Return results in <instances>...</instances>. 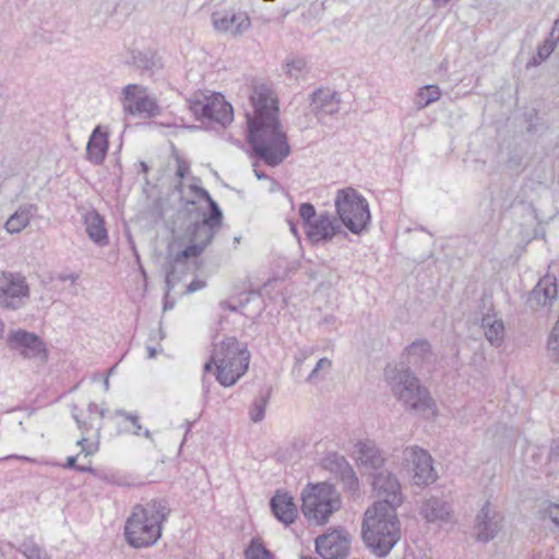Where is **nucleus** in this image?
<instances>
[{"label": "nucleus", "mask_w": 559, "mask_h": 559, "mask_svg": "<svg viewBox=\"0 0 559 559\" xmlns=\"http://www.w3.org/2000/svg\"><path fill=\"white\" fill-rule=\"evenodd\" d=\"M316 215H317V211H316V207L313 206V204H311L309 202H305V203L300 204L299 216L302 219V222L307 228L309 227V225H311L313 223L312 219L316 217Z\"/></svg>", "instance_id": "42"}, {"label": "nucleus", "mask_w": 559, "mask_h": 559, "mask_svg": "<svg viewBox=\"0 0 559 559\" xmlns=\"http://www.w3.org/2000/svg\"><path fill=\"white\" fill-rule=\"evenodd\" d=\"M80 454L78 455H73V456H68L67 457V462L64 463L63 467L64 468H69V469H75L76 471V467L79 464H76V461H78V457H79Z\"/></svg>", "instance_id": "51"}, {"label": "nucleus", "mask_w": 559, "mask_h": 559, "mask_svg": "<svg viewBox=\"0 0 559 559\" xmlns=\"http://www.w3.org/2000/svg\"><path fill=\"white\" fill-rule=\"evenodd\" d=\"M271 395V389H269L264 394H261L259 397H257L250 407V419L253 423L261 421L265 416V408L269 403V399Z\"/></svg>", "instance_id": "36"}, {"label": "nucleus", "mask_w": 559, "mask_h": 559, "mask_svg": "<svg viewBox=\"0 0 559 559\" xmlns=\"http://www.w3.org/2000/svg\"><path fill=\"white\" fill-rule=\"evenodd\" d=\"M130 64L140 70L142 73H147L153 78L162 68L163 62L160 57L155 50H131Z\"/></svg>", "instance_id": "26"}, {"label": "nucleus", "mask_w": 559, "mask_h": 559, "mask_svg": "<svg viewBox=\"0 0 559 559\" xmlns=\"http://www.w3.org/2000/svg\"><path fill=\"white\" fill-rule=\"evenodd\" d=\"M440 96L441 92L437 85H426L417 92L415 104L419 109H423L437 102Z\"/></svg>", "instance_id": "34"}, {"label": "nucleus", "mask_w": 559, "mask_h": 559, "mask_svg": "<svg viewBox=\"0 0 559 559\" xmlns=\"http://www.w3.org/2000/svg\"><path fill=\"white\" fill-rule=\"evenodd\" d=\"M222 223L223 212L215 206L212 212L204 213L201 221L191 223L186 229V237L190 243L175 253V262H185L201 255L218 233Z\"/></svg>", "instance_id": "9"}, {"label": "nucleus", "mask_w": 559, "mask_h": 559, "mask_svg": "<svg viewBox=\"0 0 559 559\" xmlns=\"http://www.w3.org/2000/svg\"><path fill=\"white\" fill-rule=\"evenodd\" d=\"M557 31H558L557 39H559V17L554 22L552 29L550 32V36L554 37V35H556Z\"/></svg>", "instance_id": "56"}, {"label": "nucleus", "mask_w": 559, "mask_h": 559, "mask_svg": "<svg viewBox=\"0 0 559 559\" xmlns=\"http://www.w3.org/2000/svg\"><path fill=\"white\" fill-rule=\"evenodd\" d=\"M174 305H175V302L169 301L168 297L167 298L164 297V311L171 309L174 307Z\"/></svg>", "instance_id": "60"}, {"label": "nucleus", "mask_w": 559, "mask_h": 559, "mask_svg": "<svg viewBox=\"0 0 559 559\" xmlns=\"http://www.w3.org/2000/svg\"><path fill=\"white\" fill-rule=\"evenodd\" d=\"M7 343L11 350L19 352L24 358H39L41 360L47 358L46 346L35 333L23 329L12 331L8 335Z\"/></svg>", "instance_id": "14"}, {"label": "nucleus", "mask_w": 559, "mask_h": 559, "mask_svg": "<svg viewBox=\"0 0 559 559\" xmlns=\"http://www.w3.org/2000/svg\"><path fill=\"white\" fill-rule=\"evenodd\" d=\"M501 522V515L491 510L490 503L487 501L476 515L477 540L488 543L493 539L502 527Z\"/></svg>", "instance_id": "20"}, {"label": "nucleus", "mask_w": 559, "mask_h": 559, "mask_svg": "<svg viewBox=\"0 0 559 559\" xmlns=\"http://www.w3.org/2000/svg\"><path fill=\"white\" fill-rule=\"evenodd\" d=\"M289 226H290V231H292L295 236H297V235H298V233H297V226H296V224H295V223H289Z\"/></svg>", "instance_id": "64"}, {"label": "nucleus", "mask_w": 559, "mask_h": 559, "mask_svg": "<svg viewBox=\"0 0 559 559\" xmlns=\"http://www.w3.org/2000/svg\"><path fill=\"white\" fill-rule=\"evenodd\" d=\"M432 350L430 343L425 338H418L414 341L411 345H408L402 357L405 359L403 361L405 366H411L415 368H423L426 364H430L432 361Z\"/></svg>", "instance_id": "25"}, {"label": "nucleus", "mask_w": 559, "mask_h": 559, "mask_svg": "<svg viewBox=\"0 0 559 559\" xmlns=\"http://www.w3.org/2000/svg\"><path fill=\"white\" fill-rule=\"evenodd\" d=\"M83 221L88 238L100 247L106 246L108 243V233L104 217L96 210H91L84 214Z\"/></svg>", "instance_id": "27"}, {"label": "nucleus", "mask_w": 559, "mask_h": 559, "mask_svg": "<svg viewBox=\"0 0 559 559\" xmlns=\"http://www.w3.org/2000/svg\"><path fill=\"white\" fill-rule=\"evenodd\" d=\"M337 478L342 481V484L346 490L350 491L352 493H355L356 491H358L359 480L350 465Z\"/></svg>", "instance_id": "40"}, {"label": "nucleus", "mask_w": 559, "mask_h": 559, "mask_svg": "<svg viewBox=\"0 0 559 559\" xmlns=\"http://www.w3.org/2000/svg\"><path fill=\"white\" fill-rule=\"evenodd\" d=\"M245 555L246 559H274L273 554L255 539L251 540Z\"/></svg>", "instance_id": "39"}, {"label": "nucleus", "mask_w": 559, "mask_h": 559, "mask_svg": "<svg viewBox=\"0 0 559 559\" xmlns=\"http://www.w3.org/2000/svg\"><path fill=\"white\" fill-rule=\"evenodd\" d=\"M108 139L107 134L102 131L100 127H96L86 144L87 159L94 165H100L107 154Z\"/></svg>", "instance_id": "28"}, {"label": "nucleus", "mask_w": 559, "mask_h": 559, "mask_svg": "<svg viewBox=\"0 0 559 559\" xmlns=\"http://www.w3.org/2000/svg\"><path fill=\"white\" fill-rule=\"evenodd\" d=\"M213 366H215V367H216V360H214V359H213V354H212V355H211L210 360H207V361L204 364V366H203V371H204V373H207V372L212 371Z\"/></svg>", "instance_id": "53"}, {"label": "nucleus", "mask_w": 559, "mask_h": 559, "mask_svg": "<svg viewBox=\"0 0 559 559\" xmlns=\"http://www.w3.org/2000/svg\"><path fill=\"white\" fill-rule=\"evenodd\" d=\"M285 67L287 74L297 78L298 74L305 69L306 61L302 58H293L287 60Z\"/></svg>", "instance_id": "43"}, {"label": "nucleus", "mask_w": 559, "mask_h": 559, "mask_svg": "<svg viewBox=\"0 0 559 559\" xmlns=\"http://www.w3.org/2000/svg\"><path fill=\"white\" fill-rule=\"evenodd\" d=\"M308 239L314 243H326L333 237L343 235L347 237V233L343 230L338 219L333 217L329 212L321 213L306 230Z\"/></svg>", "instance_id": "17"}, {"label": "nucleus", "mask_w": 559, "mask_h": 559, "mask_svg": "<svg viewBox=\"0 0 559 559\" xmlns=\"http://www.w3.org/2000/svg\"><path fill=\"white\" fill-rule=\"evenodd\" d=\"M371 486L377 502H386L388 507L399 508L403 503L401 484L396 476L386 469L371 473Z\"/></svg>", "instance_id": "13"}, {"label": "nucleus", "mask_w": 559, "mask_h": 559, "mask_svg": "<svg viewBox=\"0 0 559 559\" xmlns=\"http://www.w3.org/2000/svg\"><path fill=\"white\" fill-rule=\"evenodd\" d=\"M558 297L557 277L551 274H546L539 278L530 294L528 302L532 308L536 307H551Z\"/></svg>", "instance_id": "22"}, {"label": "nucleus", "mask_w": 559, "mask_h": 559, "mask_svg": "<svg viewBox=\"0 0 559 559\" xmlns=\"http://www.w3.org/2000/svg\"><path fill=\"white\" fill-rule=\"evenodd\" d=\"M274 518L285 526L293 524L297 518V507L294 498L287 492L276 491L270 500Z\"/></svg>", "instance_id": "23"}, {"label": "nucleus", "mask_w": 559, "mask_h": 559, "mask_svg": "<svg viewBox=\"0 0 559 559\" xmlns=\"http://www.w3.org/2000/svg\"><path fill=\"white\" fill-rule=\"evenodd\" d=\"M37 212L35 204H22L5 222V229L10 234H16L23 230L28 224L31 218Z\"/></svg>", "instance_id": "30"}, {"label": "nucleus", "mask_w": 559, "mask_h": 559, "mask_svg": "<svg viewBox=\"0 0 559 559\" xmlns=\"http://www.w3.org/2000/svg\"><path fill=\"white\" fill-rule=\"evenodd\" d=\"M316 551L322 559H345L348 555V540L337 532L324 534L316 539Z\"/></svg>", "instance_id": "21"}, {"label": "nucleus", "mask_w": 559, "mask_h": 559, "mask_svg": "<svg viewBox=\"0 0 559 559\" xmlns=\"http://www.w3.org/2000/svg\"><path fill=\"white\" fill-rule=\"evenodd\" d=\"M311 112L319 122L325 123V118L338 112L341 96L330 88H317L310 95Z\"/></svg>", "instance_id": "18"}, {"label": "nucleus", "mask_w": 559, "mask_h": 559, "mask_svg": "<svg viewBox=\"0 0 559 559\" xmlns=\"http://www.w3.org/2000/svg\"><path fill=\"white\" fill-rule=\"evenodd\" d=\"M87 411L88 413L92 415V414H96L97 411H98V405L95 404V403H90L88 406H87Z\"/></svg>", "instance_id": "59"}, {"label": "nucleus", "mask_w": 559, "mask_h": 559, "mask_svg": "<svg viewBox=\"0 0 559 559\" xmlns=\"http://www.w3.org/2000/svg\"><path fill=\"white\" fill-rule=\"evenodd\" d=\"M78 278V275L75 274H61L59 276V280L62 281V282H67V281H70L71 283H74Z\"/></svg>", "instance_id": "55"}, {"label": "nucleus", "mask_w": 559, "mask_h": 559, "mask_svg": "<svg viewBox=\"0 0 559 559\" xmlns=\"http://www.w3.org/2000/svg\"><path fill=\"white\" fill-rule=\"evenodd\" d=\"M212 24L215 31L230 34L234 37L242 36L251 27L249 15L242 11L233 13L214 12Z\"/></svg>", "instance_id": "19"}, {"label": "nucleus", "mask_w": 559, "mask_h": 559, "mask_svg": "<svg viewBox=\"0 0 559 559\" xmlns=\"http://www.w3.org/2000/svg\"><path fill=\"white\" fill-rule=\"evenodd\" d=\"M29 294L25 277L21 274L3 273L0 281V306L7 309H19L22 298Z\"/></svg>", "instance_id": "16"}, {"label": "nucleus", "mask_w": 559, "mask_h": 559, "mask_svg": "<svg viewBox=\"0 0 559 559\" xmlns=\"http://www.w3.org/2000/svg\"><path fill=\"white\" fill-rule=\"evenodd\" d=\"M254 175L255 177L261 180V179H267L269 176L262 171H259L258 169L254 168Z\"/></svg>", "instance_id": "61"}, {"label": "nucleus", "mask_w": 559, "mask_h": 559, "mask_svg": "<svg viewBox=\"0 0 559 559\" xmlns=\"http://www.w3.org/2000/svg\"><path fill=\"white\" fill-rule=\"evenodd\" d=\"M8 460L9 459H17V460H22V461H26V462H34L33 459L28 457V456H24V455H10L7 457Z\"/></svg>", "instance_id": "58"}, {"label": "nucleus", "mask_w": 559, "mask_h": 559, "mask_svg": "<svg viewBox=\"0 0 559 559\" xmlns=\"http://www.w3.org/2000/svg\"><path fill=\"white\" fill-rule=\"evenodd\" d=\"M147 353H148V358H154L156 356V349L155 347L153 346H147Z\"/></svg>", "instance_id": "63"}, {"label": "nucleus", "mask_w": 559, "mask_h": 559, "mask_svg": "<svg viewBox=\"0 0 559 559\" xmlns=\"http://www.w3.org/2000/svg\"><path fill=\"white\" fill-rule=\"evenodd\" d=\"M558 41H559V39H557V35H554V37H551L549 35V37L545 39L543 45H540L537 48V53H536V56H534L532 58V60L530 61V64L537 66L542 61L546 60L551 55V52L555 50L556 44Z\"/></svg>", "instance_id": "37"}, {"label": "nucleus", "mask_w": 559, "mask_h": 559, "mask_svg": "<svg viewBox=\"0 0 559 559\" xmlns=\"http://www.w3.org/2000/svg\"><path fill=\"white\" fill-rule=\"evenodd\" d=\"M384 380L392 394L407 409L436 415V403L429 390L404 362L388 364L384 368Z\"/></svg>", "instance_id": "6"}, {"label": "nucleus", "mask_w": 559, "mask_h": 559, "mask_svg": "<svg viewBox=\"0 0 559 559\" xmlns=\"http://www.w3.org/2000/svg\"><path fill=\"white\" fill-rule=\"evenodd\" d=\"M122 95L123 108L132 116L155 117L160 111L155 98L144 94L140 85L124 86Z\"/></svg>", "instance_id": "15"}, {"label": "nucleus", "mask_w": 559, "mask_h": 559, "mask_svg": "<svg viewBox=\"0 0 559 559\" xmlns=\"http://www.w3.org/2000/svg\"><path fill=\"white\" fill-rule=\"evenodd\" d=\"M76 411L78 406H73L72 417L75 420L78 428L81 430L82 436H85L93 428V424L91 421L81 419Z\"/></svg>", "instance_id": "45"}, {"label": "nucleus", "mask_w": 559, "mask_h": 559, "mask_svg": "<svg viewBox=\"0 0 559 559\" xmlns=\"http://www.w3.org/2000/svg\"><path fill=\"white\" fill-rule=\"evenodd\" d=\"M87 438L82 436L80 440H78L76 444L81 448L80 454H84L85 456L93 455L97 451V444H86Z\"/></svg>", "instance_id": "46"}, {"label": "nucleus", "mask_w": 559, "mask_h": 559, "mask_svg": "<svg viewBox=\"0 0 559 559\" xmlns=\"http://www.w3.org/2000/svg\"><path fill=\"white\" fill-rule=\"evenodd\" d=\"M396 509L388 507L386 502H374L365 512L361 524L362 540L377 557L388 556L401 538Z\"/></svg>", "instance_id": "4"}, {"label": "nucleus", "mask_w": 559, "mask_h": 559, "mask_svg": "<svg viewBox=\"0 0 559 559\" xmlns=\"http://www.w3.org/2000/svg\"><path fill=\"white\" fill-rule=\"evenodd\" d=\"M76 471L82 473H88L91 475L96 474V468L86 465H78Z\"/></svg>", "instance_id": "54"}, {"label": "nucleus", "mask_w": 559, "mask_h": 559, "mask_svg": "<svg viewBox=\"0 0 559 559\" xmlns=\"http://www.w3.org/2000/svg\"><path fill=\"white\" fill-rule=\"evenodd\" d=\"M250 100L254 115L247 114V142L254 157L275 167L290 154L287 136L281 129L277 99L267 84L257 83Z\"/></svg>", "instance_id": "1"}, {"label": "nucleus", "mask_w": 559, "mask_h": 559, "mask_svg": "<svg viewBox=\"0 0 559 559\" xmlns=\"http://www.w3.org/2000/svg\"><path fill=\"white\" fill-rule=\"evenodd\" d=\"M170 513L165 500H151L133 507L124 525L128 544L134 548L153 546L162 537L163 524Z\"/></svg>", "instance_id": "5"}, {"label": "nucleus", "mask_w": 559, "mask_h": 559, "mask_svg": "<svg viewBox=\"0 0 559 559\" xmlns=\"http://www.w3.org/2000/svg\"><path fill=\"white\" fill-rule=\"evenodd\" d=\"M349 465L347 460L336 452L328 453L322 460L323 468L334 474L336 478L342 475Z\"/></svg>", "instance_id": "33"}, {"label": "nucleus", "mask_w": 559, "mask_h": 559, "mask_svg": "<svg viewBox=\"0 0 559 559\" xmlns=\"http://www.w3.org/2000/svg\"><path fill=\"white\" fill-rule=\"evenodd\" d=\"M312 355V350L308 348H298L296 352L294 359L295 364L301 366L302 362L308 359Z\"/></svg>", "instance_id": "48"}, {"label": "nucleus", "mask_w": 559, "mask_h": 559, "mask_svg": "<svg viewBox=\"0 0 559 559\" xmlns=\"http://www.w3.org/2000/svg\"><path fill=\"white\" fill-rule=\"evenodd\" d=\"M187 171H188V166L185 165V163H179L177 171H176L177 177L180 179H183L186 177Z\"/></svg>", "instance_id": "52"}, {"label": "nucleus", "mask_w": 559, "mask_h": 559, "mask_svg": "<svg viewBox=\"0 0 559 559\" xmlns=\"http://www.w3.org/2000/svg\"><path fill=\"white\" fill-rule=\"evenodd\" d=\"M450 506L442 499L431 497L426 499L420 507V515L427 522L448 521L450 518Z\"/></svg>", "instance_id": "29"}, {"label": "nucleus", "mask_w": 559, "mask_h": 559, "mask_svg": "<svg viewBox=\"0 0 559 559\" xmlns=\"http://www.w3.org/2000/svg\"><path fill=\"white\" fill-rule=\"evenodd\" d=\"M481 326L485 330V336L492 346H500L504 336V324L502 320L492 319L485 316L481 320Z\"/></svg>", "instance_id": "31"}, {"label": "nucleus", "mask_w": 559, "mask_h": 559, "mask_svg": "<svg viewBox=\"0 0 559 559\" xmlns=\"http://www.w3.org/2000/svg\"><path fill=\"white\" fill-rule=\"evenodd\" d=\"M403 465L413 468V481L417 486H427L437 479L431 455L419 447H406L402 450Z\"/></svg>", "instance_id": "12"}, {"label": "nucleus", "mask_w": 559, "mask_h": 559, "mask_svg": "<svg viewBox=\"0 0 559 559\" xmlns=\"http://www.w3.org/2000/svg\"><path fill=\"white\" fill-rule=\"evenodd\" d=\"M357 462L369 473L383 471L384 456L380 449L372 441H359L357 443Z\"/></svg>", "instance_id": "24"}, {"label": "nucleus", "mask_w": 559, "mask_h": 559, "mask_svg": "<svg viewBox=\"0 0 559 559\" xmlns=\"http://www.w3.org/2000/svg\"><path fill=\"white\" fill-rule=\"evenodd\" d=\"M190 110L198 120L206 121L213 128L224 129L234 120L233 106L219 93L191 100Z\"/></svg>", "instance_id": "11"}, {"label": "nucleus", "mask_w": 559, "mask_h": 559, "mask_svg": "<svg viewBox=\"0 0 559 559\" xmlns=\"http://www.w3.org/2000/svg\"><path fill=\"white\" fill-rule=\"evenodd\" d=\"M396 509L388 507L386 502H374L365 512L361 524L362 540L377 557L388 556L401 538Z\"/></svg>", "instance_id": "2"}, {"label": "nucleus", "mask_w": 559, "mask_h": 559, "mask_svg": "<svg viewBox=\"0 0 559 559\" xmlns=\"http://www.w3.org/2000/svg\"><path fill=\"white\" fill-rule=\"evenodd\" d=\"M26 559H50V556L32 538L24 539L19 547Z\"/></svg>", "instance_id": "35"}, {"label": "nucleus", "mask_w": 559, "mask_h": 559, "mask_svg": "<svg viewBox=\"0 0 559 559\" xmlns=\"http://www.w3.org/2000/svg\"><path fill=\"white\" fill-rule=\"evenodd\" d=\"M221 306H222V308H226V309H228L231 312H236L237 311V307L228 304L227 301L221 302Z\"/></svg>", "instance_id": "57"}, {"label": "nucleus", "mask_w": 559, "mask_h": 559, "mask_svg": "<svg viewBox=\"0 0 559 559\" xmlns=\"http://www.w3.org/2000/svg\"><path fill=\"white\" fill-rule=\"evenodd\" d=\"M206 286V282L203 281V280H199V278H195L193 280L188 286H187V289H186V293L187 294H192V293H195L202 288H204Z\"/></svg>", "instance_id": "49"}, {"label": "nucleus", "mask_w": 559, "mask_h": 559, "mask_svg": "<svg viewBox=\"0 0 559 559\" xmlns=\"http://www.w3.org/2000/svg\"><path fill=\"white\" fill-rule=\"evenodd\" d=\"M301 511L304 515L316 524H324L340 508V499L333 486L319 483L309 486L301 495Z\"/></svg>", "instance_id": "10"}, {"label": "nucleus", "mask_w": 559, "mask_h": 559, "mask_svg": "<svg viewBox=\"0 0 559 559\" xmlns=\"http://www.w3.org/2000/svg\"><path fill=\"white\" fill-rule=\"evenodd\" d=\"M450 0H432L435 7L441 8L444 7Z\"/></svg>", "instance_id": "62"}, {"label": "nucleus", "mask_w": 559, "mask_h": 559, "mask_svg": "<svg viewBox=\"0 0 559 559\" xmlns=\"http://www.w3.org/2000/svg\"><path fill=\"white\" fill-rule=\"evenodd\" d=\"M190 191L195 195L198 197L199 199L205 201L207 203V206H209V211L207 212H212L213 211V207L215 206L216 209H221L218 203L211 197V194L209 193V191L200 186H197V185H191L190 186Z\"/></svg>", "instance_id": "41"}, {"label": "nucleus", "mask_w": 559, "mask_h": 559, "mask_svg": "<svg viewBox=\"0 0 559 559\" xmlns=\"http://www.w3.org/2000/svg\"><path fill=\"white\" fill-rule=\"evenodd\" d=\"M337 219L354 235L367 231L371 214L367 200L354 188L340 189L334 199Z\"/></svg>", "instance_id": "8"}, {"label": "nucleus", "mask_w": 559, "mask_h": 559, "mask_svg": "<svg viewBox=\"0 0 559 559\" xmlns=\"http://www.w3.org/2000/svg\"><path fill=\"white\" fill-rule=\"evenodd\" d=\"M93 476L98 478V479H102L104 481H107V483H112L114 481V475H111L110 473H108L106 471H98V469H96V474H93Z\"/></svg>", "instance_id": "50"}, {"label": "nucleus", "mask_w": 559, "mask_h": 559, "mask_svg": "<svg viewBox=\"0 0 559 559\" xmlns=\"http://www.w3.org/2000/svg\"><path fill=\"white\" fill-rule=\"evenodd\" d=\"M116 416L123 417L126 423L129 424V426H126L122 428L123 432L132 433L135 436L143 435L146 439H152L151 431L148 429H144L142 431V426L140 424V418L136 414L128 413L123 409H116L115 411Z\"/></svg>", "instance_id": "32"}, {"label": "nucleus", "mask_w": 559, "mask_h": 559, "mask_svg": "<svg viewBox=\"0 0 559 559\" xmlns=\"http://www.w3.org/2000/svg\"><path fill=\"white\" fill-rule=\"evenodd\" d=\"M181 262H175V254L168 253L166 258V278H165V298L168 297L169 293L175 288L176 280V265Z\"/></svg>", "instance_id": "38"}, {"label": "nucleus", "mask_w": 559, "mask_h": 559, "mask_svg": "<svg viewBox=\"0 0 559 559\" xmlns=\"http://www.w3.org/2000/svg\"><path fill=\"white\" fill-rule=\"evenodd\" d=\"M331 366H332V361L329 358L324 357V358L319 359L316 367L310 372L308 380L309 381L312 380L319 370L324 369V368H330Z\"/></svg>", "instance_id": "47"}, {"label": "nucleus", "mask_w": 559, "mask_h": 559, "mask_svg": "<svg viewBox=\"0 0 559 559\" xmlns=\"http://www.w3.org/2000/svg\"><path fill=\"white\" fill-rule=\"evenodd\" d=\"M250 352L246 344L236 337H225L214 345L213 359L216 360V380L223 386L234 385L248 370Z\"/></svg>", "instance_id": "7"}, {"label": "nucleus", "mask_w": 559, "mask_h": 559, "mask_svg": "<svg viewBox=\"0 0 559 559\" xmlns=\"http://www.w3.org/2000/svg\"><path fill=\"white\" fill-rule=\"evenodd\" d=\"M396 509L388 507L386 502H374L365 512L361 524L362 540L377 557L388 556L401 538Z\"/></svg>", "instance_id": "3"}, {"label": "nucleus", "mask_w": 559, "mask_h": 559, "mask_svg": "<svg viewBox=\"0 0 559 559\" xmlns=\"http://www.w3.org/2000/svg\"><path fill=\"white\" fill-rule=\"evenodd\" d=\"M544 519H549L555 528L559 530V504L552 503L549 504L544 511Z\"/></svg>", "instance_id": "44"}]
</instances>
